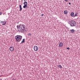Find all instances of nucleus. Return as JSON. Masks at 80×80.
<instances>
[{
    "label": "nucleus",
    "mask_w": 80,
    "mask_h": 80,
    "mask_svg": "<svg viewBox=\"0 0 80 80\" xmlns=\"http://www.w3.org/2000/svg\"><path fill=\"white\" fill-rule=\"evenodd\" d=\"M34 51H38V48L37 46H35L34 47Z\"/></svg>",
    "instance_id": "423d86ee"
},
{
    "label": "nucleus",
    "mask_w": 80,
    "mask_h": 80,
    "mask_svg": "<svg viewBox=\"0 0 80 80\" xmlns=\"http://www.w3.org/2000/svg\"><path fill=\"white\" fill-rule=\"evenodd\" d=\"M17 28L18 32H21V33H24L26 32L25 30V26L23 24H20L19 25H18Z\"/></svg>",
    "instance_id": "f257e3e1"
},
{
    "label": "nucleus",
    "mask_w": 80,
    "mask_h": 80,
    "mask_svg": "<svg viewBox=\"0 0 80 80\" xmlns=\"http://www.w3.org/2000/svg\"><path fill=\"white\" fill-rule=\"evenodd\" d=\"M23 4H24V5L23 6V8H26L27 9L28 8V6H27V2L26 1H24L23 3Z\"/></svg>",
    "instance_id": "20e7f679"
},
{
    "label": "nucleus",
    "mask_w": 80,
    "mask_h": 80,
    "mask_svg": "<svg viewBox=\"0 0 80 80\" xmlns=\"http://www.w3.org/2000/svg\"><path fill=\"white\" fill-rule=\"evenodd\" d=\"M2 12H0V15H2Z\"/></svg>",
    "instance_id": "dca6fc26"
},
{
    "label": "nucleus",
    "mask_w": 80,
    "mask_h": 80,
    "mask_svg": "<svg viewBox=\"0 0 80 80\" xmlns=\"http://www.w3.org/2000/svg\"><path fill=\"white\" fill-rule=\"evenodd\" d=\"M43 15H44V14H42V15H41V16H42V17H43Z\"/></svg>",
    "instance_id": "aec40b11"
},
{
    "label": "nucleus",
    "mask_w": 80,
    "mask_h": 80,
    "mask_svg": "<svg viewBox=\"0 0 80 80\" xmlns=\"http://www.w3.org/2000/svg\"><path fill=\"white\" fill-rule=\"evenodd\" d=\"M15 38L16 41L20 42L22 38V36L20 35H17L15 36Z\"/></svg>",
    "instance_id": "7ed1b4c3"
},
{
    "label": "nucleus",
    "mask_w": 80,
    "mask_h": 80,
    "mask_svg": "<svg viewBox=\"0 0 80 80\" xmlns=\"http://www.w3.org/2000/svg\"><path fill=\"white\" fill-rule=\"evenodd\" d=\"M68 23H69L71 27H75L76 26V22L74 20L69 21H68Z\"/></svg>",
    "instance_id": "f03ea898"
},
{
    "label": "nucleus",
    "mask_w": 80,
    "mask_h": 80,
    "mask_svg": "<svg viewBox=\"0 0 80 80\" xmlns=\"http://www.w3.org/2000/svg\"><path fill=\"white\" fill-rule=\"evenodd\" d=\"M0 80H2V79H0Z\"/></svg>",
    "instance_id": "5701e85b"
},
{
    "label": "nucleus",
    "mask_w": 80,
    "mask_h": 80,
    "mask_svg": "<svg viewBox=\"0 0 80 80\" xmlns=\"http://www.w3.org/2000/svg\"><path fill=\"white\" fill-rule=\"evenodd\" d=\"M25 43V39H23L22 40V41L21 42V43Z\"/></svg>",
    "instance_id": "4468645a"
},
{
    "label": "nucleus",
    "mask_w": 80,
    "mask_h": 80,
    "mask_svg": "<svg viewBox=\"0 0 80 80\" xmlns=\"http://www.w3.org/2000/svg\"><path fill=\"white\" fill-rule=\"evenodd\" d=\"M19 11H22V5H19Z\"/></svg>",
    "instance_id": "f8f14e48"
},
{
    "label": "nucleus",
    "mask_w": 80,
    "mask_h": 80,
    "mask_svg": "<svg viewBox=\"0 0 80 80\" xmlns=\"http://www.w3.org/2000/svg\"><path fill=\"white\" fill-rule=\"evenodd\" d=\"M69 5H71V3L70 2H69Z\"/></svg>",
    "instance_id": "412c9836"
},
{
    "label": "nucleus",
    "mask_w": 80,
    "mask_h": 80,
    "mask_svg": "<svg viewBox=\"0 0 80 80\" xmlns=\"http://www.w3.org/2000/svg\"><path fill=\"white\" fill-rule=\"evenodd\" d=\"M70 31L71 32V33H74V32H75V30L74 29H72L70 30Z\"/></svg>",
    "instance_id": "ddd939ff"
},
{
    "label": "nucleus",
    "mask_w": 80,
    "mask_h": 80,
    "mask_svg": "<svg viewBox=\"0 0 80 80\" xmlns=\"http://www.w3.org/2000/svg\"><path fill=\"white\" fill-rule=\"evenodd\" d=\"M28 36H31V33H29L28 34Z\"/></svg>",
    "instance_id": "a211bd4d"
},
{
    "label": "nucleus",
    "mask_w": 80,
    "mask_h": 80,
    "mask_svg": "<svg viewBox=\"0 0 80 80\" xmlns=\"http://www.w3.org/2000/svg\"><path fill=\"white\" fill-rule=\"evenodd\" d=\"M0 23L2 25H6V22L5 21H1Z\"/></svg>",
    "instance_id": "39448f33"
},
{
    "label": "nucleus",
    "mask_w": 80,
    "mask_h": 80,
    "mask_svg": "<svg viewBox=\"0 0 80 80\" xmlns=\"http://www.w3.org/2000/svg\"><path fill=\"white\" fill-rule=\"evenodd\" d=\"M70 15L71 16V17H74V12H71L70 14Z\"/></svg>",
    "instance_id": "9b49d317"
},
{
    "label": "nucleus",
    "mask_w": 80,
    "mask_h": 80,
    "mask_svg": "<svg viewBox=\"0 0 80 80\" xmlns=\"http://www.w3.org/2000/svg\"><path fill=\"white\" fill-rule=\"evenodd\" d=\"M65 2H68V0H65Z\"/></svg>",
    "instance_id": "f3484780"
},
{
    "label": "nucleus",
    "mask_w": 80,
    "mask_h": 80,
    "mask_svg": "<svg viewBox=\"0 0 80 80\" xmlns=\"http://www.w3.org/2000/svg\"><path fill=\"white\" fill-rule=\"evenodd\" d=\"M78 12H75V14L74 16V17H77V16H78Z\"/></svg>",
    "instance_id": "1a4fd4ad"
},
{
    "label": "nucleus",
    "mask_w": 80,
    "mask_h": 80,
    "mask_svg": "<svg viewBox=\"0 0 80 80\" xmlns=\"http://www.w3.org/2000/svg\"><path fill=\"white\" fill-rule=\"evenodd\" d=\"M58 67H59V68H62V66H61V65H59L58 66Z\"/></svg>",
    "instance_id": "2eb2a0df"
},
{
    "label": "nucleus",
    "mask_w": 80,
    "mask_h": 80,
    "mask_svg": "<svg viewBox=\"0 0 80 80\" xmlns=\"http://www.w3.org/2000/svg\"><path fill=\"white\" fill-rule=\"evenodd\" d=\"M67 49H68V50H70V48H67Z\"/></svg>",
    "instance_id": "6ab92c4d"
},
{
    "label": "nucleus",
    "mask_w": 80,
    "mask_h": 80,
    "mask_svg": "<svg viewBox=\"0 0 80 80\" xmlns=\"http://www.w3.org/2000/svg\"><path fill=\"white\" fill-rule=\"evenodd\" d=\"M24 0V1H26V0Z\"/></svg>",
    "instance_id": "4be33fe9"
},
{
    "label": "nucleus",
    "mask_w": 80,
    "mask_h": 80,
    "mask_svg": "<svg viewBox=\"0 0 80 80\" xmlns=\"http://www.w3.org/2000/svg\"><path fill=\"white\" fill-rule=\"evenodd\" d=\"M14 49V48H13V47L12 46H11L9 48V50H10V51H11V52L13 51Z\"/></svg>",
    "instance_id": "0eeeda50"
},
{
    "label": "nucleus",
    "mask_w": 80,
    "mask_h": 80,
    "mask_svg": "<svg viewBox=\"0 0 80 80\" xmlns=\"http://www.w3.org/2000/svg\"><path fill=\"white\" fill-rule=\"evenodd\" d=\"M59 47H62L63 46V43L62 42H60L59 44Z\"/></svg>",
    "instance_id": "6e6552de"
},
{
    "label": "nucleus",
    "mask_w": 80,
    "mask_h": 80,
    "mask_svg": "<svg viewBox=\"0 0 80 80\" xmlns=\"http://www.w3.org/2000/svg\"><path fill=\"white\" fill-rule=\"evenodd\" d=\"M64 13L65 15H67V14L68 13V12L67 10H65L64 11Z\"/></svg>",
    "instance_id": "9d476101"
}]
</instances>
